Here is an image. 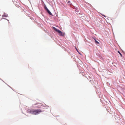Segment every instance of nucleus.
Here are the masks:
<instances>
[{
    "mask_svg": "<svg viewBox=\"0 0 125 125\" xmlns=\"http://www.w3.org/2000/svg\"><path fill=\"white\" fill-rule=\"evenodd\" d=\"M67 3L69 5H71V3L70 2V1H68V0H67Z\"/></svg>",
    "mask_w": 125,
    "mask_h": 125,
    "instance_id": "20e7f679",
    "label": "nucleus"
},
{
    "mask_svg": "<svg viewBox=\"0 0 125 125\" xmlns=\"http://www.w3.org/2000/svg\"><path fill=\"white\" fill-rule=\"evenodd\" d=\"M91 81V80H90V81Z\"/></svg>",
    "mask_w": 125,
    "mask_h": 125,
    "instance_id": "9d476101",
    "label": "nucleus"
},
{
    "mask_svg": "<svg viewBox=\"0 0 125 125\" xmlns=\"http://www.w3.org/2000/svg\"><path fill=\"white\" fill-rule=\"evenodd\" d=\"M40 108V107H38V108Z\"/></svg>",
    "mask_w": 125,
    "mask_h": 125,
    "instance_id": "9b49d317",
    "label": "nucleus"
},
{
    "mask_svg": "<svg viewBox=\"0 0 125 125\" xmlns=\"http://www.w3.org/2000/svg\"><path fill=\"white\" fill-rule=\"evenodd\" d=\"M53 28L55 31L59 33V35L60 36H64L65 35V33H64L62 32L60 30L57 29L54 27H53Z\"/></svg>",
    "mask_w": 125,
    "mask_h": 125,
    "instance_id": "f03ea898",
    "label": "nucleus"
},
{
    "mask_svg": "<svg viewBox=\"0 0 125 125\" xmlns=\"http://www.w3.org/2000/svg\"><path fill=\"white\" fill-rule=\"evenodd\" d=\"M95 42L96 44H99V42L97 41L95 39H94Z\"/></svg>",
    "mask_w": 125,
    "mask_h": 125,
    "instance_id": "39448f33",
    "label": "nucleus"
},
{
    "mask_svg": "<svg viewBox=\"0 0 125 125\" xmlns=\"http://www.w3.org/2000/svg\"><path fill=\"white\" fill-rule=\"evenodd\" d=\"M46 11H47V12L50 15H52V14L51 13L48 9Z\"/></svg>",
    "mask_w": 125,
    "mask_h": 125,
    "instance_id": "7ed1b4c3",
    "label": "nucleus"
},
{
    "mask_svg": "<svg viewBox=\"0 0 125 125\" xmlns=\"http://www.w3.org/2000/svg\"><path fill=\"white\" fill-rule=\"evenodd\" d=\"M103 16H104V17H105V16H104V15H103Z\"/></svg>",
    "mask_w": 125,
    "mask_h": 125,
    "instance_id": "1a4fd4ad",
    "label": "nucleus"
},
{
    "mask_svg": "<svg viewBox=\"0 0 125 125\" xmlns=\"http://www.w3.org/2000/svg\"><path fill=\"white\" fill-rule=\"evenodd\" d=\"M42 112V110L40 109L36 110L32 109L30 110V113L32 115H37L40 113Z\"/></svg>",
    "mask_w": 125,
    "mask_h": 125,
    "instance_id": "f257e3e1",
    "label": "nucleus"
},
{
    "mask_svg": "<svg viewBox=\"0 0 125 125\" xmlns=\"http://www.w3.org/2000/svg\"><path fill=\"white\" fill-rule=\"evenodd\" d=\"M89 77L90 79L91 78V77L90 76H89Z\"/></svg>",
    "mask_w": 125,
    "mask_h": 125,
    "instance_id": "6e6552de",
    "label": "nucleus"
},
{
    "mask_svg": "<svg viewBox=\"0 0 125 125\" xmlns=\"http://www.w3.org/2000/svg\"><path fill=\"white\" fill-rule=\"evenodd\" d=\"M118 52L120 54V55H121V57H122V54H121V53L119 51H118Z\"/></svg>",
    "mask_w": 125,
    "mask_h": 125,
    "instance_id": "0eeeda50",
    "label": "nucleus"
},
{
    "mask_svg": "<svg viewBox=\"0 0 125 125\" xmlns=\"http://www.w3.org/2000/svg\"><path fill=\"white\" fill-rule=\"evenodd\" d=\"M44 8L46 10H47L48 9V8H47V7H46V6H45V5L44 6Z\"/></svg>",
    "mask_w": 125,
    "mask_h": 125,
    "instance_id": "423d86ee",
    "label": "nucleus"
}]
</instances>
